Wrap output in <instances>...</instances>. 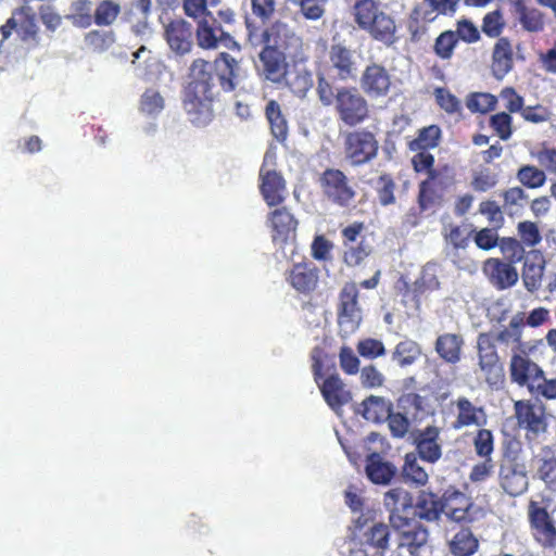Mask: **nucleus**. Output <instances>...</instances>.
<instances>
[{
	"label": "nucleus",
	"instance_id": "nucleus-37",
	"mask_svg": "<svg viewBox=\"0 0 556 556\" xmlns=\"http://www.w3.org/2000/svg\"><path fill=\"white\" fill-rule=\"evenodd\" d=\"M384 505L390 510V516L393 513L402 514L407 508H412V498L407 491L402 488H395L384 494Z\"/></svg>",
	"mask_w": 556,
	"mask_h": 556
},
{
	"label": "nucleus",
	"instance_id": "nucleus-49",
	"mask_svg": "<svg viewBox=\"0 0 556 556\" xmlns=\"http://www.w3.org/2000/svg\"><path fill=\"white\" fill-rule=\"evenodd\" d=\"M439 265L437 263H427L420 273V277L416 280L418 290H435L440 282L438 279Z\"/></svg>",
	"mask_w": 556,
	"mask_h": 556
},
{
	"label": "nucleus",
	"instance_id": "nucleus-55",
	"mask_svg": "<svg viewBox=\"0 0 556 556\" xmlns=\"http://www.w3.org/2000/svg\"><path fill=\"white\" fill-rule=\"evenodd\" d=\"M434 96L440 108L443 109L446 113L453 114L460 112V101L447 89L437 88L434 90Z\"/></svg>",
	"mask_w": 556,
	"mask_h": 556
},
{
	"label": "nucleus",
	"instance_id": "nucleus-16",
	"mask_svg": "<svg viewBox=\"0 0 556 556\" xmlns=\"http://www.w3.org/2000/svg\"><path fill=\"white\" fill-rule=\"evenodd\" d=\"M543 369L527 355L514 353L509 364V374L511 381L520 387H527L530 390V384L533 380H538Z\"/></svg>",
	"mask_w": 556,
	"mask_h": 556
},
{
	"label": "nucleus",
	"instance_id": "nucleus-32",
	"mask_svg": "<svg viewBox=\"0 0 556 556\" xmlns=\"http://www.w3.org/2000/svg\"><path fill=\"white\" fill-rule=\"evenodd\" d=\"M479 542L469 529H462L450 543L454 556H471L477 552Z\"/></svg>",
	"mask_w": 556,
	"mask_h": 556
},
{
	"label": "nucleus",
	"instance_id": "nucleus-9",
	"mask_svg": "<svg viewBox=\"0 0 556 556\" xmlns=\"http://www.w3.org/2000/svg\"><path fill=\"white\" fill-rule=\"evenodd\" d=\"M264 48L280 50L290 55L295 54L302 46L301 38L282 22H276L262 34Z\"/></svg>",
	"mask_w": 556,
	"mask_h": 556
},
{
	"label": "nucleus",
	"instance_id": "nucleus-8",
	"mask_svg": "<svg viewBox=\"0 0 556 556\" xmlns=\"http://www.w3.org/2000/svg\"><path fill=\"white\" fill-rule=\"evenodd\" d=\"M500 482L507 494L521 495L529 484L526 465L516 457L505 456L500 467Z\"/></svg>",
	"mask_w": 556,
	"mask_h": 556
},
{
	"label": "nucleus",
	"instance_id": "nucleus-61",
	"mask_svg": "<svg viewBox=\"0 0 556 556\" xmlns=\"http://www.w3.org/2000/svg\"><path fill=\"white\" fill-rule=\"evenodd\" d=\"M340 366L348 375H355L359 371V359L349 346H342L339 353Z\"/></svg>",
	"mask_w": 556,
	"mask_h": 556
},
{
	"label": "nucleus",
	"instance_id": "nucleus-52",
	"mask_svg": "<svg viewBox=\"0 0 556 556\" xmlns=\"http://www.w3.org/2000/svg\"><path fill=\"white\" fill-rule=\"evenodd\" d=\"M476 453L483 458H491V454L494 451V438L490 430L480 429L478 430L473 440Z\"/></svg>",
	"mask_w": 556,
	"mask_h": 556
},
{
	"label": "nucleus",
	"instance_id": "nucleus-42",
	"mask_svg": "<svg viewBox=\"0 0 556 556\" xmlns=\"http://www.w3.org/2000/svg\"><path fill=\"white\" fill-rule=\"evenodd\" d=\"M165 102L162 94L153 89H147L140 99V111L148 116H156L164 109Z\"/></svg>",
	"mask_w": 556,
	"mask_h": 556
},
{
	"label": "nucleus",
	"instance_id": "nucleus-47",
	"mask_svg": "<svg viewBox=\"0 0 556 556\" xmlns=\"http://www.w3.org/2000/svg\"><path fill=\"white\" fill-rule=\"evenodd\" d=\"M517 177L523 186L532 189L543 186L546 180L545 172L532 165L522 166Z\"/></svg>",
	"mask_w": 556,
	"mask_h": 556
},
{
	"label": "nucleus",
	"instance_id": "nucleus-56",
	"mask_svg": "<svg viewBox=\"0 0 556 556\" xmlns=\"http://www.w3.org/2000/svg\"><path fill=\"white\" fill-rule=\"evenodd\" d=\"M532 155L544 170L556 175V148L543 146Z\"/></svg>",
	"mask_w": 556,
	"mask_h": 556
},
{
	"label": "nucleus",
	"instance_id": "nucleus-15",
	"mask_svg": "<svg viewBox=\"0 0 556 556\" xmlns=\"http://www.w3.org/2000/svg\"><path fill=\"white\" fill-rule=\"evenodd\" d=\"M454 407L455 420L452 422L454 430H460L467 427H481L486 424V414L482 406H477L467 397L459 396L452 402Z\"/></svg>",
	"mask_w": 556,
	"mask_h": 556
},
{
	"label": "nucleus",
	"instance_id": "nucleus-27",
	"mask_svg": "<svg viewBox=\"0 0 556 556\" xmlns=\"http://www.w3.org/2000/svg\"><path fill=\"white\" fill-rule=\"evenodd\" d=\"M166 39L170 49L177 53L185 54L191 49V29L182 21L170 23L166 27Z\"/></svg>",
	"mask_w": 556,
	"mask_h": 556
},
{
	"label": "nucleus",
	"instance_id": "nucleus-46",
	"mask_svg": "<svg viewBox=\"0 0 556 556\" xmlns=\"http://www.w3.org/2000/svg\"><path fill=\"white\" fill-rule=\"evenodd\" d=\"M357 353L366 359H376L386 355L387 350L381 340L365 338L357 342Z\"/></svg>",
	"mask_w": 556,
	"mask_h": 556
},
{
	"label": "nucleus",
	"instance_id": "nucleus-53",
	"mask_svg": "<svg viewBox=\"0 0 556 556\" xmlns=\"http://www.w3.org/2000/svg\"><path fill=\"white\" fill-rule=\"evenodd\" d=\"M313 84L312 74L305 70L298 71L295 76L289 81L292 92L300 98L306 96L313 87Z\"/></svg>",
	"mask_w": 556,
	"mask_h": 556
},
{
	"label": "nucleus",
	"instance_id": "nucleus-13",
	"mask_svg": "<svg viewBox=\"0 0 556 556\" xmlns=\"http://www.w3.org/2000/svg\"><path fill=\"white\" fill-rule=\"evenodd\" d=\"M391 84V76L387 68L376 63L367 65L361 77V87L371 99L386 97Z\"/></svg>",
	"mask_w": 556,
	"mask_h": 556
},
{
	"label": "nucleus",
	"instance_id": "nucleus-12",
	"mask_svg": "<svg viewBox=\"0 0 556 556\" xmlns=\"http://www.w3.org/2000/svg\"><path fill=\"white\" fill-rule=\"evenodd\" d=\"M269 156H265L260 170L261 192L269 206L278 205L286 199L287 190L282 176L268 165Z\"/></svg>",
	"mask_w": 556,
	"mask_h": 556
},
{
	"label": "nucleus",
	"instance_id": "nucleus-7",
	"mask_svg": "<svg viewBox=\"0 0 556 556\" xmlns=\"http://www.w3.org/2000/svg\"><path fill=\"white\" fill-rule=\"evenodd\" d=\"M518 426L527 430L528 437L536 438L547 429V418L542 403L519 400L514 404Z\"/></svg>",
	"mask_w": 556,
	"mask_h": 556
},
{
	"label": "nucleus",
	"instance_id": "nucleus-44",
	"mask_svg": "<svg viewBox=\"0 0 556 556\" xmlns=\"http://www.w3.org/2000/svg\"><path fill=\"white\" fill-rule=\"evenodd\" d=\"M522 334V324L520 319L513 318L509 321V325L498 332L496 340L501 343L506 344L507 346H511V350L515 351L520 345Z\"/></svg>",
	"mask_w": 556,
	"mask_h": 556
},
{
	"label": "nucleus",
	"instance_id": "nucleus-43",
	"mask_svg": "<svg viewBox=\"0 0 556 556\" xmlns=\"http://www.w3.org/2000/svg\"><path fill=\"white\" fill-rule=\"evenodd\" d=\"M219 3V0H185L184 10L189 17L201 21L210 18L212 13L210 8H215Z\"/></svg>",
	"mask_w": 556,
	"mask_h": 556
},
{
	"label": "nucleus",
	"instance_id": "nucleus-48",
	"mask_svg": "<svg viewBox=\"0 0 556 556\" xmlns=\"http://www.w3.org/2000/svg\"><path fill=\"white\" fill-rule=\"evenodd\" d=\"M517 230L520 238L519 242L522 247L534 248L542 240L540 229L533 222H520L517 226Z\"/></svg>",
	"mask_w": 556,
	"mask_h": 556
},
{
	"label": "nucleus",
	"instance_id": "nucleus-6",
	"mask_svg": "<svg viewBox=\"0 0 556 556\" xmlns=\"http://www.w3.org/2000/svg\"><path fill=\"white\" fill-rule=\"evenodd\" d=\"M378 148V141L370 131H352L344 139V157L351 165L359 166L374 160Z\"/></svg>",
	"mask_w": 556,
	"mask_h": 556
},
{
	"label": "nucleus",
	"instance_id": "nucleus-22",
	"mask_svg": "<svg viewBox=\"0 0 556 556\" xmlns=\"http://www.w3.org/2000/svg\"><path fill=\"white\" fill-rule=\"evenodd\" d=\"M365 471L367 478L375 484L387 485L396 473V467L383 459L378 453H371L366 457Z\"/></svg>",
	"mask_w": 556,
	"mask_h": 556
},
{
	"label": "nucleus",
	"instance_id": "nucleus-21",
	"mask_svg": "<svg viewBox=\"0 0 556 556\" xmlns=\"http://www.w3.org/2000/svg\"><path fill=\"white\" fill-rule=\"evenodd\" d=\"M331 67L337 71L341 80L353 78L356 75L354 53L342 43L332 45L329 51Z\"/></svg>",
	"mask_w": 556,
	"mask_h": 556
},
{
	"label": "nucleus",
	"instance_id": "nucleus-54",
	"mask_svg": "<svg viewBox=\"0 0 556 556\" xmlns=\"http://www.w3.org/2000/svg\"><path fill=\"white\" fill-rule=\"evenodd\" d=\"M457 43L456 34L452 30L442 33L435 40V53L442 59H448Z\"/></svg>",
	"mask_w": 556,
	"mask_h": 556
},
{
	"label": "nucleus",
	"instance_id": "nucleus-2",
	"mask_svg": "<svg viewBox=\"0 0 556 556\" xmlns=\"http://www.w3.org/2000/svg\"><path fill=\"white\" fill-rule=\"evenodd\" d=\"M354 21L357 26L367 31L374 40L387 47L394 45L396 25L392 16L383 12L374 0H358L353 5Z\"/></svg>",
	"mask_w": 556,
	"mask_h": 556
},
{
	"label": "nucleus",
	"instance_id": "nucleus-23",
	"mask_svg": "<svg viewBox=\"0 0 556 556\" xmlns=\"http://www.w3.org/2000/svg\"><path fill=\"white\" fill-rule=\"evenodd\" d=\"M439 429L435 427H427L416 438V447L422 460L435 463L441 458L442 450L439 443Z\"/></svg>",
	"mask_w": 556,
	"mask_h": 556
},
{
	"label": "nucleus",
	"instance_id": "nucleus-57",
	"mask_svg": "<svg viewBox=\"0 0 556 556\" xmlns=\"http://www.w3.org/2000/svg\"><path fill=\"white\" fill-rule=\"evenodd\" d=\"M376 188H377V192H378L379 202L382 205L386 206V205H390V204L394 203V201H395V197H394L395 185L389 176L379 177Z\"/></svg>",
	"mask_w": 556,
	"mask_h": 556
},
{
	"label": "nucleus",
	"instance_id": "nucleus-39",
	"mask_svg": "<svg viewBox=\"0 0 556 556\" xmlns=\"http://www.w3.org/2000/svg\"><path fill=\"white\" fill-rule=\"evenodd\" d=\"M544 274V261L539 263L525 262L522 270V281L525 288L529 292L539 290L542 286V278Z\"/></svg>",
	"mask_w": 556,
	"mask_h": 556
},
{
	"label": "nucleus",
	"instance_id": "nucleus-26",
	"mask_svg": "<svg viewBox=\"0 0 556 556\" xmlns=\"http://www.w3.org/2000/svg\"><path fill=\"white\" fill-rule=\"evenodd\" d=\"M285 52L275 49L264 48L260 53L262 72L266 79L278 83L286 73Z\"/></svg>",
	"mask_w": 556,
	"mask_h": 556
},
{
	"label": "nucleus",
	"instance_id": "nucleus-28",
	"mask_svg": "<svg viewBox=\"0 0 556 556\" xmlns=\"http://www.w3.org/2000/svg\"><path fill=\"white\" fill-rule=\"evenodd\" d=\"M288 279L298 291L308 292L317 286V269L309 264L299 263L292 267Z\"/></svg>",
	"mask_w": 556,
	"mask_h": 556
},
{
	"label": "nucleus",
	"instance_id": "nucleus-33",
	"mask_svg": "<svg viewBox=\"0 0 556 556\" xmlns=\"http://www.w3.org/2000/svg\"><path fill=\"white\" fill-rule=\"evenodd\" d=\"M458 0H425L429 7L432 8L431 12L424 11L422 7H417L412 17L415 20L422 18L425 21H433L438 14H448L456 10Z\"/></svg>",
	"mask_w": 556,
	"mask_h": 556
},
{
	"label": "nucleus",
	"instance_id": "nucleus-64",
	"mask_svg": "<svg viewBox=\"0 0 556 556\" xmlns=\"http://www.w3.org/2000/svg\"><path fill=\"white\" fill-rule=\"evenodd\" d=\"M368 542L378 547L387 548L389 541V528L383 523H375L367 533Z\"/></svg>",
	"mask_w": 556,
	"mask_h": 556
},
{
	"label": "nucleus",
	"instance_id": "nucleus-25",
	"mask_svg": "<svg viewBox=\"0 0 556 556\" xmlns=\"http://www.w3.org/2000/svg\"><path fill=\"white\" fill-rule=\"evenodd\" d=\"M326 403L338 413L351 400V394L344 389L338 375H331L319 387Z\"/></svg>",
	"mask_w": 556,
	"mask_h": 556
},
{
	"label": "nucleus",
	"instance_id": "nucleus-30",
	"mask_svg": "<svg viewBox=\"0 0 556 556\" xmlns=\"http://www.w3.org/2000/svg\"><path fill=\"white\" fill-rule=\"evenodd\" d=\"M463 338L455 333H444L437 339L435 350L448 363H456L460 358Z\"/></svg>",
	"mask_w": 556,
	"mask_h": 556
},
{
	"label": "nucleus",
	"instance_id": "nucleus-63",
	"mask_svg": "<svg viewBox=\"0 0 556 556\" xmlns=\"http://www.w3.org/2000/svg\"><path fill=\"white\" fill-rule=\"evenodd\" d=\"M388 420L389 429L393 437L403 438L409 429V420L408 418L401 413H392L390 412V416L386 419Z\"/></svg>",
	"mask_w": 556,
	"mask_h": 556
},
{
	"label": "nucleus",
	"instance_id": "nucleus-40",
	"mask_svg": "<svg viewBox=\"0 0 556 556\" xmlns=\"http://www.w3.org/2000/svg\"><path fill=\"white\" fill-rule=\"evenodd\" d=\"M121 13V4L114 0H102L94 11V23L99 26L112 25Z\"/></svg>",
	"mask_w": 556,
	"mask_h": 556
},
{
	"label": "nucleus",
	"instance_id": "nucleus-60",
	"mask_svg": "<svg viewBox=\"0 0 556 556\" xmlns=\"http://www.w3.org/2000/svg\"><path fill=\"white\" fill-rule=\"evenodd\" d=\"M491 126L502 140H507L511 136V116L502 112L491 117Z\"/></svg>",
	"mask_w": 556,
	"mask_h": 556
},
{
	"label": "nucleus",
	"instance_id": "nucleus-41",
	"mask_svg": "<svg viewBox=\"0 0 556 556\" xmlns=\"http://www.w3.org/2000/svg\"><path fill=\"white\" fill-rule=\"evenodd\" d=\"M403 477L405 481H410L417 485H424L428 481V473L419 465L415 454H406L403 466Z\"/></svg>",
	"mask_w": 556,
	"mask_h": 556
},
{
	"label": "nucleus",
	"instance_id": "nucleus-14",
	"mask_svg": "<svg viewBox=\"0 0 556 556\" xmlns=\"http://www.w3.org/2000/svg\"><path fill=\"white\" fill-rule=\"evenodd\" d=\"M482 271L497 290L509 289L518 281V271L514 265L500 258H488L483 263Z\"/></svg>",
	"mask_w": 556,
	"mask_h": 556
},
{
	"label": "nucleus",
	"instance_id": "nucleus-1",
	"mask_svg": "<svg viewBox=\"0 0 556 556\" xmlns=\"http://www.w3.org/2000/svg\"><path fill=\"white\" fill-rule=\"evenodd\" d=\"M213 71V64L202 59L194 60L190 66V81L186 88L184 108L188 119L198 127L208 125L214 117L216 86Z\"/></svg>",
	"mask_w": 556,
	"mask_h": 556
},
{
	"label": "nucleus",
	"instance_id": "nucleus-17",
	"mask_svg": "<svg viewBox=\"0 0 556 556\" xmlns=\"http://www.w3.org/2000/svg\"><path fill=\"white\" fill-rule=\"evenodd\" d=\"M216 70L220 87L227 92L233 91L244 77L240 62L225 52L216 60Z\"/></svg>",
	"mask_w": 556,
	"mask_h": 556
},
{
	"label": "nucleus",
	"instance_id": "nucleus-20",
	"mask_svg": "<svg viewBox=\"0 0 556 556\" xmlns=\"http://www.w3.org/2000/svg\"><path fill=\"white\" fill-rule=\"evenodd\" d=\"M391 410V401L378 395H369L355 407V413L357 415H361L367 421L375 424L386 421L388 416H390Z\"/></svg>",
	"mask_w": 556,
	"mask_h": 556
},
{
	"label": "nucleus",
	"instance_id": "nucleus-36",
	"mask_svg": "<svg viewBox=\"0 0 556 556\" xmlns=\"http://www.w3.org/2000/svg\"><path fill=\"white\" fill-rule=\"evenodd\" d=\"M420 354V348L415 341L404 340L396 344L392 353V361L396 362L401 367H406L414 364Z\"/></svg>",
	"mask_w": 556,
	"mask_h": 556
},
{
	"label": "nucleus",
	"instance_id": "nucleus-34",
	"mask_svg": "<svg viewBox=\"0 0 556 556\" xmlns=\"http://www.w3.org/2000/svg\"><path fill=\"white\" fill-rule=\"evenodd\" d=\"M443 513V505L431 494L422 495L418 498L413 514L419 519L435 521Z\"/></svg>",
	"mask_w": 556,
	"mask_h": 556
},
{
	"label": "nucleus",
	"instance_id": "nucleus-58",
	"mask_svg": "<svg viewBox=\"0 0 556 556\" xmlns=\"http://www.w3.org/2000/svg\"><path fill=\"white\" fill-rule=\"evenodd\" d=\"M370 253V248L361 242L358 245H350L344 250V262L348 266L359 265Z\"/></svg>",
	"mask_w": 556,
	"mask_h": 556
},
{
	"label": "nucleus",
	"instance_id": "nucleus-50",
	"mask_svg": "<svg viewBox=\"0 0 556 556\" xmlns=\"http://www.w3.org/2000/svg\"><path fill=\"white\" fill-rule=\"evenodd\" d=\"M498 247L504 257L508 261L507 263L514 264L520 262L523 257L525 249L515 238H502L498 241Z\"/></svg>",
	"mask_w": 556,
	"mask_h": 556
},
{
	"label": "nucleus",
	"instance_id": "nucleus-38",
	"mask_svg": "<svg viewBox=\"0 0 556 556\" xmlns=\"http://www.w3.org/2000/svg\"><path fill=\"white\" fill-rule=\"evenodd\" d=\"M441 135V129L431 125L422 128L417 138L409 142V149L412 151H427L428 149H433L439 144V139Z\"/></svg>",
	"mask_w": 556,
	"mask_h": 556
},
{
	"label": "nucleus",
	"instance_id": "nucleus-29",
	"mask_svg": "<svg viewBox=\"0 0 556 556\" xmlns=\"http://www.w3.org/2000/svg\"><path fill=\"white\" fill-rule=\"evenodd\" d=\"M513 67V50L507 39L501 38L493 50L492 72L497 79H503Z\"/></svg>",
	"mask_w": 556,
	"mask_h": 556
},
{
	"label": "nucleus",
	"instance_id": "nucleus-19",
	"mask_svg": "<svg viewBox=\"0 0 556 556\" xmlns=\"http://www.w3.org/2000/svg\"><path fill=\"white\" fill-rule=\"evenodd\" d=\"M529 517L533 529L535 530V538L543 545H556V529L553 525L552 516L549 517L545 508L536 506L531 503L529 509Z\"/></svg>",
	"mask_w": 556,
	"mask_h": 556
},
{
	"label": "nucleus",
	"instance_id": "nucleus-4",
	"mask_svg": "<svg viewBox=\"0 0 556 556\" xmlns=\"http://www.w3.org/2000/svg\"><path fill=\"white\" fill-rule=\"evenodd\" d=\"M390 523L397 532L399 546L406 548L413 556H418L428 542L429 532L419 521L406 515L393 513Z\"/></svg>",
	"mask_w": 556,
	"mask_h": 556
},
{
	"label": "nucleus",
	"instance_id": "nucleus-59",
	"mask_svg": "<svg viewBox=\"0 0 556 556\" xmlns=\"http://www.w3.org/2000/svg\"><path fill=\"white\" fill-rule=\"evenodd\" d=\"M519 21L523 28L529 31H540L544 26L542 14L535 9L523 10L520 13Z\"/></svg>",
	"mask_w": 556,
	"mask_h": 556
},
{
	"label": "nucleus",
	"instance_id": "nucleus-11",
	"mask_svg": "<svg viewBox=\"0 0 556 556\" xmlns=\"http://www.w3.org/2000/svg\"><path fill=\"white\" fill-rule=\"evenodd\" d=\"M321 186L326 197L342 206L349 205L355 195L348 178L339 169H327L323 174Z\"/></svg>",
	"mask_w": 556,
	"mask_h": 556
},
{
	"label": "nucleus",
	"instance_id": "nucleus-5",
	"mask_svg": "<svg viewBox=\"0 0 556 556\" xmlns=\"http://www.w3.org/2000/svg\"><path fill=\"white\" fill-rule=\"evenodd\" d=\"M357 299L358 289L356 283H345L340 292L338 313L339 333L342 338H349L355 333L361 326L363 314Z\"/></svg>",
	"mask_w": 556,
	"mask_h": 556
},
{
	"label": "nucleus",
	"instance_id": "nucleus-10",
	"mask_svg": "<svg viewBox=\"0 0 556 556\" xmlns=\"http://www.w3.org/2000/svg\"><path fill=\"white\" fill-rule=\"evenodd\" d=\"M479 368L483 372L489 384L497 381L502 372L500 357L492 337L488 333H480L477 340Z\"/></svg>",
	"mask_w": 556,
	"mask_h": 556
},
{
	"label": "nucleus",
	"instance_id": "nucleus-62",
	"mask_svg": "<svg viewBox=\"0 0 556 556\" xmlns=\"http://www.w3.org/2000/svg\"><path fill=\"white\" fill-rule=\"evenodd\" d=\"M476 245L484 251H490L498 245V235L494 229L483 228L475 235Z\"/></svg>",
	"mask_w": 556,
	"mask_h": 556
},
{
	"label": "nucleus",
	"instance_id": "nucleus-51",
	"mask_svg": "<svg viewBox=\"0 0 556 556\" xmlns=\"http://www.w3.org/2000/svg\"><path fill=\"white\" fill-rule=\"evenodd\" d=\"M496 98L490 93H473L468 97L466 105L473 113H485L494 108Z\"/></svg>",
	"mask_w": 556,
	"mask_h": 556
},
{
	"label": "nucleus",
	"instance_id": "nucleus-18",
	"mask_svg": "<svg viewBox=\"0 0 556 556\" xmlns=\"http://www.w3.org/2000/svg\"><path fill=\"white\" fill-rule=\"evenodd\" d=\"M197 37L199 46L204 49H215L220 45L236 43L216 23L213 16L198 22Z\"/></svg>",
	"mask_w": 556,
	"mask_h": 556
},
{
	"label": "nucleus",
	"instance_id": "nucleus-24",
	"mask_svg": "<svg viewBox=\"0 0 556 556\" xmlns=\"http://www.w3.org/2000/svg\"><path fill=\"white\" fill-rule=\"evenodd\" d=\"M269 222L275 241L287 242L294 238L298 223L285 207L275 210L270 214Z\"/></svg>",
	"mask_w": 556,
	"mask_h": 556
},
{
	"label": "nucleus",
	"instance_id": "nucleus-45",
	"mask_svg": "<svg viewBox=\"0 0 556 556\" xmlns=\"http://www.w3.org/2000/svg\"><path fill=\"white\" fill-rule=\"evenodd\" d=\"M529 392L535 397H544L546 400H555L556 399V377L552 379H547L545 377L544 371H542L541 376L538 380H533V383L530 384Z\"/></svg>",
	"mask_w": 556,
	"mask_h": 556
},
{
	"label": "nucleus",
	"instance_id": "nucleus-3",
	"mask_svg": "<svg viewBox=\"0 0 556 556\" xmlns=\"http://www.w3.org/2000/svg\"><path fill=\"white\" fill-rule=\"evenodd\" d=\"M334 105L340 121L348 126H356L368 118V102L356 88L337 89Z\"/></svg>",
	"mask_w": 556,
	"mask_h": 556
},
{
	"label": "nucleus",
	"instance_id": "nucleus-35",
	"mask_svg": "<svg viewBox=\"0 0 556 556\" xmlns=\"http://www.w3.org/2000/svg\"><path fill=\"white\" fill-rule=\"evenodd\" d=\"M265 114L274 137L279 141L285 140L288 132V125L281 114L280 105L274 100L269 101L266 105Z\"/></svg>",
	"mask_w": 556,
	"mask_h": 556
},
{
	"label": "nucleus",
	"instance_id": "nucleus-31",
	"mask_svg": "<svg viewBox=\"0 0 556 556\" xmlns=\"http://www.w3.org/2000/svg\"><path fill=\"white\" fill-rule=\"evenodd\" d=\"M65 18L78 28H87L92 24L94 15H92L91 2L89 0H76L70 7Z\"/></svg>",
	"mask_w": 556,
	"mask_h": 556
}]
</instances>
